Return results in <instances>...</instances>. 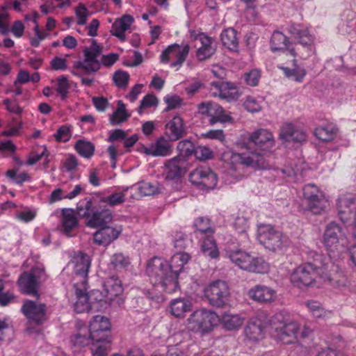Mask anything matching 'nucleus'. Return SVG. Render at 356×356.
I'll return each mask as SVG.
<instances>
[{
	"mask_svg": "<svg viewBox=\"0 0 356 356\" xmlns=\"http://www.w3.org/2000/svg\"><path fill=\"white\" fill-rule=\"evenodd\" d=\"M237 145L248 150V152L236 153L227 152L224 155L228 160L230 168L236 170L237 165H243L254 169L262 170L268 168L269 164L263 154L252 151L254 148L266 151L275 145L273 134L268 129H260L251 134H246L241 136L237 141Z\"/></svg>",
	"mask_w": 356,
	"mask_h": 356,
	"instance_id": "obj_1",
	"label": "nucleus"
},
{
	"mask_svg": "<svg viewBox=\"0 0 356 356\" xmlns=\"http://www.w3.org/2000/svg\"><path fill=\"white\" fill-rule=\"evenodd\" d=\"M190 259L188 253L179 252L172 257L170 264L160 257L150 259L147 264L146 273L154 286V289L152 292L148 291L147 297L150 299L158 298L161 293L159 288L168 293L177 291L179 287V273Z\"/></svg>",
	"mask_w": 356,
	"mask_h": 356,
	"instance_id": "obj_2",
	"label": "nucleus"
},
{
	"mask_svg": "<svg viewBox=\"0 0 356 356\" xmlns=\"http://www.w3.org/2000/svg\"><path fill=\"white\" fill-rule=\"evenodd\" d=\"M76 300L74 304V310L77 313L90 311L98 312L104 309V296L99 290H92L87 292L88 282L74 283Z\"/></svg>",
	"mask_w": 356,
	"mask_h": 356,
	"instance_id": "obj_3",
	"label": "nucleus"
},
{
	"mask_svg": "<svg viewBox=\"0 0 356 356\" xmlns=\"http://www.w3.org/2000/svg\"><path fill=\"white\" fill-rule=\"evenodd\" d=\"M97 202H79L76 213L79 218H86V225L91 228L101 227L112 221L110 210L97 205Z\"/></svg>",
	"mask_w": 356,
	"mask_h": 356,
	"instance_id": "obj_4",
	"label": "nucleus"
},
{
	"mask_svg": "<svg viewBox=\"0 0 356 356\" xmlns=\"http://www.w3.org/2000/svg\"><path fill=\"white\" fill-rule=\"evenodd\" d=\"M163 191L164 188L158 183L142 181L130 187L118 189L107 200H138L145 196L156 197L158 194L163 193Z\"/></svg>",
	"mask_w": 356,
	"mask_h": 356,
	"instance_id": "obj_5",
	"label": "nucleus"
},
{
	"mask_svg": "<svg viewBox=\"0 0 356 356\" xmlns=\"http://www.w3.org/2000/svg\"><path fill=\"white\" fill-rule=\"evenodd\" d=\"M219 323V316L211 309H199L190 314L186 319L187 328L194 332L204 335L211 332Z\"/></svg>",
	"mask_w": 356,
	"mask_h": 356,
	"instance_id": "obj_6",
	"label": "nucleus"
},
{
	"mask_svg": "<svg viewBox=\"0 0 356 356\" xmlns=\"http://www.w3.org/2000/svg\"><path fill=\"white\" fill-rule=\"evenodd\" d=\"M102 47L92 40L89 47L83 49V61L74 63L72 72L74 75L81 76L83 74H90L100 69V61L98 59L102 54Z\"/></svg>",
	"mask_w": 356,
	"mask_h": 356,
	"instance_id": "obj_7",
	"label": "nucleus"
},
{
	"mask_svg": "<svg viewBox=\"0 0 356 356\" xmlns=\"http://www.w3.org/2000/svg\"><path fill=\"white\" fill-rule=\"evenodd\" d=\"M257 238L266 249L272 251L282 250L289 244L287 236L270 224H258Z\"/></svg>",
	"mask_w": 356,
	"mask_h": 356,
	"instance_id": "obj_8",
	"label": "nucleus"
},
{
	"mask_svg": "<svg viewBox=\"0 0 356 356\" xmlns=\"http://www.w3.org/2000/svg\"><path fill=\"white\" fill-rule=\"evenodd\" d=\"M229 257L232 262L240 268L256 273H266L270 269V266L263 258L254 257L248 252L237 250L230 251Z\"/></svg>",
	"mask_w": 356,
	"mask_h": 356,
	"instance_id": "obj_9",
	"label": "nucleus"
},
{
	"mask_svg": "<svg viewBox=\"0 0 356 356\" xmlns=\"http://www.w3.org/2000/svg\"><path fill=\"white\" fill-rule=\"evenodd\" d=\"M330 267L334 268V266L331 264H326L321 267H314L310 263L304 264L298 266L291 274L290 280L292 284L298 288L309 286L312 285L320 272L324 273Z\"/></svg>",
	"mask_w": 356,
	"mask_h": 356,
	"instance_id": "obj_10",
	"label": "nucleus"
},
{
	"mask_svg": "<svg viewBox=\"0 0 356 356\" xmlns=\"http://www.w3.org/2000/svg\"><path fill=\"white\" fill-rule=\"evenodd\" d=\"M204 294L210 305L221 307L228 303L230 293L227 283L218 280L206 286Z\"/></svg>",
	"mask_w": 356,
	"mask_h": 356,
	"instance_id": "obj_11",
	"label": "nucleus"
},
{
	"mask_svg": "<svg viewBox=\"0 0 356 356\" xmlns=\"http://www.w3.org/2000/svg\"><path fill=\"white\" fill-rule=\"evenodd\" d=\"M189 180L200 190L213 189L218 182L216 174L209 167L204 165L194 169L189 175Z\"/></svg>",
	"mask_w": 356,
	"mask_h": 356,
	"instance_id": "obj_12",
	"label": "nucleus"
},
{
	"mask_svg": "<svg viewBox=\"0 0 356 356\" xmlns=\"http://www.w3.org/2000/svg\"><path fill=\"white\" fill-rule=\"evenodd\" d=\"M267 327V314L259 312L248 321L244 330L245 335L250 341H259L265 337Z\"/></svg>",
	"mask_w": 356,
	"mask_h": 356,
	"instance_id": "obj_13",
	"label": "nucleus"
},
{
	"mask_svg": "<svg viewBox=\"0 0 356 356\" xmlns=\"http://www.w3.org/2000/svg\"><path fill=\"white\" fill-rule=\"evenodd\" d=\"M190 47L188 44L181 47L178 44H173L168 47L161 54L160 59L163 63H170L172 67L179 69L186 60Z\"/></svg>",
	"mask_w": 356,
	"mask_h": 356,
	"instance_id": "obj_14",
	"label": "nucleus"
},
{
	"mask_svg": "<svg viewBox=\"0 0 356 356\" xmlns=\"http://www.w3.org/2000/svg\"><path fill=\"white\" fill-rule=\"evenodd\" d=\"M44 277V268L40 266L33 268L30 273H24L18 280L20 291L25 294L37 295L38 282Z\"/></svg>",
	"mask_w": 356,
	"mask_h": 356,
	"instance_id": "obj_15",
	"label": "nucleus"
},
{
	"mask_svg": "<svg viewBox=\"0 0 356 356\" xmlns=\"http://www.w3.org/2000/svg\"><path fill=\"white\" fill-rule=\"evenodd\" d=\"M300 330L299 324L290 318L284 325L280 329L276 334H273L277 340L282 342L284 344H290L294 342L296 339L299 337L305 338L310 333V330L307 327H304L300 334L298 333Z\"/></svg>",
	"mask_w": 356,
	"mask_h": 356,
	"instance_id": "obj_16",
	"label": "nucleus"
},
{
	"mask_svg": "<svg viewBox=\"0 0 356 356\" xmlns=\"http://www.w3.org/2000/svg\"><path fill=\"white\" fill-rule=\"evenodd\" d=\"M198 113L210 117L209 124L213 125L218 122H228L232 120L222 106L213 102H204L197 106Z\"/></svg>",
	"mask_w": 356,
	"mask_h": 356,
	"instance_id": "obj_17",
	"label": "nucleus"
},
{
	"mask_svg": "<svg viewBox=\"0 0 356 356\" xmlns=\"http://www.w3.org/2000/svg\"><path fill=\"white\" fill-rule=\"evenodd\" d=\"M111 323L108 318L102 316H95L89 324V333L95 341H103L111 339Z\"/></svg>",
	"mask_w": 356,
	"mask_h": 356,
	"instance_id": "obj_18",
	"label": "nucleus"
},
{
	"mask_svg": "<svg viewBox=\"0 0 356 356\" xmlns=\"http://www.w3.org/2000/svg\"><path fill=\"white\" fill-rule=\"evenodd\" d=\"M323 242L326 248L331 252L346 245V241L339 225L333 222L327 225L323 234Z\"/></svg>",
	"mask_w": 356,
	"mask_h": 356,
	"instance_id": "obj_19",
	"label": "nucleus"
},
{
	"mask_svg": "<svg viewBox=\"0 0 356 356\" xmlns=\"http://www.w3.org/2000/svg\"><path fill=\"white\" fill-rule=\"evenodd\" d=\"M99 228L93 234L94 242L104 247H107L116 240L123 230L120 225H106Z\"/></svg>",
	"mask_w": 356,
	"mask_h": 356,
	"instance_id": "obj_20",
	"label": "nucleus"
},
{
	"mask_svg": "<svg viewBox=\"0 0 356 356\" xmlns=\"http://www.w3.org/2000/svg\"><path fill=\"white\" fill-rule=\"evenodd\" d=\"M247 294L249 298L259 303H272L277 298V291L265 284H257L251 287Z\"/></svg>",
	"mask_w": 356,
	"mask_h": 356,
	"instance_id": "obj_21",
	"label": "nucleus"
},
{
	"mask_svg": "<svg viewBox=\"0 0 356 356\" xmlns=\"http://www.w3.org/2000/svg\"><path fill=\"white\" fill-rule=\"evenodd\" d=\"M22 309L31 323L41 324L46 321V307L44 304L32 300H26Z\"/></svg>",
	"mask_w": 356,
	"mask_h": 356,
	"instance_id": "obj_22",
	"label": "nucleus"
},
{
	"mask_svg": "<svg viewBox=\"0 0 356 356\" xmlns=\"http://www.w3.org/2000/svg\"><path fill=\"white\" fill-rule=\"evenodd\" d=\"M72 264L74 265L75 276L74 282L87 283L88 270L90 266V259L88 255L82 252L74 254Z\"/></svg>",
	"mask_w": 356,
	"mask_h": 356,
	"instance_id": "obj_23",
	"label": "nucleus"
},
{
	"mask_svg": "<svg viewBox=\"0 0 356 356\" xmlns=\"http://www.w3.org/2000/svg\"><path fill=\"white\" fill-rule=\"evenodd\" d=\"M103 289L104 292V294H103L104 308L108 303H111L122 295L124 291L121 280L115 276H111L106 279L103 284Z\"/></svg>",
	"mask_w": 356,
	"mask_h": 356,
	"instance_id": "obj_24",
	"label": "nucleus"
},
{
	"mask_svg": "<svg viewBox=\"0 0 356 356\" xmlns=\"http://www.w3.org/2000/svg\"><path fill=\"white\" fill-rule=\"evenodd\" d=\"M287 31L296 41V44H309L315 41V36L310 33L309 28L301 24L290 23Z\"/></svg>",
	"mask_w": 356,
	"mask_h": 356,
	"instance_id": "obj_25",
	"label": "nucleus"
},
{
	"mask_svg": "<svg viewBox=\"0 0 356 356\" xmlns=\"http://www.w3.org/2000/svg\"><path fill=\"white\" fill-rule=\"evenodd\" d=\"M143 152L147 155L156 157H165L172 154V147L168 140L164 137H160L148 147H144Z\"/></svg>",
	"mask_w": 356,
	"mask_h": 356,
	"instance_id": "obj_26",
	"label": "nucleus"
},
{
	"mask_svg": "<svg viewBox=\"0 0 356 356\" xmlns=\"http://www.w3.org/2000/svg\"><path fill=\"white\" fill-rule=\"evenodd\" d=\"M193 308L192 302L185 298H177L171 300L168 305V312L176 318H185L187 313Z\"/></svg>",
	"mask_w": 356,
	"mask_h": 356,
	"instance_id": "obj_27",
	"label": "nucleus"
},
{
	"mask_svg": "<svg viewBox=\"0 0 356 356\" xmlns=\"http://www.w3.org/2000/svg\"><path fill=\"white\" fill-rule=\"evenodd\" d=\"M186 161L182 156H175L165 162L166 179H176L177 182L179 178L185 172Z\"/></svg>",
	"mask_w": 356,
	"mask_h": 356,
	"instance_id": "obj_28",
	"label": "nucleus"
},
{
	"mask_svg": "<svg viewBox=\"0 0 356 356\" xmlns=\"http://www.w3.org/2000/svg\"><path fill=\"white\" fill-rule=\"evenodd\" d=\"M199 41L201 46L196 51L197 60L203 61L210 58L216 51L214 39L205 33H202L199 36Z\"/></svg>",
	"mask_w": 356,
	"mask_h": 356,
	"instance_id": "obj_29",
	"label": "nucleus"
},
{
	"mask_svg": "<svg viewBox=\"0 0 356 356\" xmlns=\"http://www.w3.org/2000/svg\"><path fill=\"white\" fill-rule=\"evenodd\" d=\"M62 218L60 219V230L67 236H72V232L78 226V218L79 217L76 211L72 209H63Z\"/></svg>",
	"mask_w": 356,
	"mask_h": 356,
	"instance_id": "obj_30",
	"label": "nucleus"
},
{
	"mask_svg": "<svg viewBox=\"0 0 356 356\" xmlns=\"http://www.w3.org/2000/svg\"><path fill=\"white\" fill-rule=\"evenodd\" d=\"M186 134L184 122L179 115L174 116L165 124V134L169 139L176 141L182 138Z\"/></svg>",
	"mask_w": 356,
	"mask_h": 356,
	"instance_id": "obj_31",
	"label": "nucleus"
},
{
	"mask_svg": "<svg viewBox=\"0 0 356 356\" xmlns=\"http://www.w3.org/2000/svg\"><path fill=\"white\" fill-rule=\"evenodd\" d=\"M245 318L239 314L225 312L219 318L222 327L227 331H237L244 324Z\"/></svg>",
	"mask_w": 356,
	"mask_h": 356,
	"instance_id": "obj_32",
	"label": "nucleus"
},
{
	"mask_svg": "<svg viewBox=\"0 0 356 356\" xmlns=\"http://www.w3.org/2000/svg\"><path fill=\"white\" fill-rule=\"evenodd\" d=\"M280 138L285 141L301 143L306 140L307 136L302 129L296 128L291 123H286L280 129Z\"/></svg>",
	"mask_w": 356,
	"mask_h": 356,
	"instance_id": "obj_33",
	"label": "nucleus"
},
{
	"mask_svg": "<svg viewBox=\"0 0 356 356\" xmlns=\"http://www.w3.org/2000/svg\"><path fill=\"white\" fill-rule=\"evenodd\" d=\"M218 90L217 92H213V96L218 95L221 99H226L227 102L236 101L240 97V93L236 87L229 83L213 82L211 83Z\"/></svg>",
	"mask_w": 356,
	"mask_h": 356,
	"instance_id": "obj_34",
	"label": "nucleus"
},
{
	"mask_svg": "<svg viewBox=\"0 0 356 356\" xmlns=\"http://www.w3.org/2000/svg\"><path fill=\"white\" fill-rule=\"evenodd\" d=\"M293 44L289 40V38L281 31H275L270 40V50L273 52L287 51L289 47H292Z\"/></svg>",
	"mask_w": 356,
	"mask_h": 356,
	"instance_id": "obj_35",
	"label": "nucleus"
},
{
	"mask_svg": "<svg viewBox=\"0 0 356 356\" xmlns=\"http://www.w3.org/2000/svg\"><path fill=\"white\" fill-rule=\"evenodd\" d=\"M133 22L134 18L128 15L117 19L112 25L111 34L118 38L121 41H124L126 40L124 32L130 28Z\"/></svg>",
	"mask_w": 356,
	"mask_h": 356,
	"instance_id": "obj_36",
	"label": "nucleus"
},
{
	"mask_svg": "<svg viewBox=\"0 0 356 356\" xmlns=\"http://www.w3.org/2000/svg\"><path fill=\"white\" fill-rule=\"evenodd\" d=\"M183 335L187 337L186 341H180L179 343L176 344V347L169 350V356H187L188 349L195 347L194 342L190 339L188 333H179L177 334L175 337L177 340L181 339Z\"/></svg>",
	"mask_w": 356,
	"mask_h": 356,
	"instance_id": "obj_37",
	"label": "nucleus"
},
{
	"mask_svg": "<svg viewBox=\"0 0 356 356\" xmlns=\"http://www.w3.org/2000/svg\"><path fill=\"white\" fill-rule=\"evenodd\" d=\"M279 68L283 71L288 79L297 82H301L306 75V70L297 64L295 58L293 60L291 67L280 66Z\"/></svg>",
	"mask_w": 356,
	"mask_h": 356,
	"instance_id": "obj_38",
	"label": "nucleus"
},
{
	"mask_svg": "<svg viewBox=\"0 0 356 356\" xmlns=\"http://www.w3.org/2000/svg\"><path fill=\"white\" fill-rule=\"evenodd\" d=\"M202 241L201 243V250L206 255L211 259H216L219 256V250L216 243L213 238V234H208L200 237Z\"/></svg>",
	"mask_w": 356,
	"mask_h": 356,
	"instance_id": "obj_39",
	"label": "nucleus"
},
{
	"mask_svg": "<svg viewBox=\"0 0 356 356\" xmlns=\"http://www.w3.org/2000/svg\"><path fill=\"white\" fill-rule=\"evenodd\" d=\"M315 52L314 42L308 44H293L292 47H289V54L293 57H299L305 60L312 56Z\"/></svg>",
	"mask_w": 356,
	"mask_h": 356,
	"instance_id": "obj_40",
	"label": "nucleus"
},
{
	"mask_svg": "<svg viewBox=\"0 0 356 356\" xmlns=\"http://www.w3.org/2000/svg\"><path fill=\"white\" fill-rule=\"evenodd\" d=\"M222 44L231 51H236L238 46L237 32L233 28H228L222 31L220 34Z\"/></svg>",
	"mask_w": 356,
	"mask_h": 356,
	"instance_id": "obj_41",
	"label": "nucleus"
},
{
	"mask_svg": "<svg viewBox=\"0 0 356 356\" xmlns=\"http://www.w3.org/2000/svg\"><path fill=\"white\" fill-rule=\"evenodd\" d=\"M337 129L332 124L319 126L314 130L315 136L323 142L332 140L337 136Z\"/></svg>",
	"mask_w": 356,
	"mask_h": 356,
	"instance_id": "obj_42",
	"label": "nucleus"
},
{
	"mask_svg": "<svg viewBox=\"0 0 356 356\" xmlns=\"http://www.w3.org/2000/svg\"><path fill=\"white\" fill-rule=\"evenodd\" d=\"M289 320V315L284 311L275 313L270 318H268L267 316L268 326H270L273 330V334H276L277 332Z\"/></svg>",
	"mask_w": 356,
	"mask_h": 356,
	"instance_id": "obj_43",
	"label": "nucleus"
},
{
	"mask_svg": "<svg viewBox=\"0 0 356 356\" xmlns=\"http://www.w3.org/2000/svg\"><path fill=\"white\" fill-rule=\"evenodd\" d=\"M300 207L306 215H321L327 209L323 202H301Z\"/></svg>",
	"mask_w": 356,
	"mask_h": 356,
	"instance_id": "obj_44",
	"label": "nucleus"
},
{
	"mask_svg": "<svg viewBox=\"0 0 356 356\" xmlns=\"http://www.w3.org/2000/svg\"><path fill=\"white\" fill-rule=\"evenodd\" d=\"M194 227L198 237L213 234V229L210 226V220L207 218L200 217L195 220Z\"/></svg>",
	"mask_w": 356,
	"mask_h": 356,
	"instance_id": "obj_45",
	"label": "nucleus"
},
{
	"mask_svg": "<svg viewBox=\"0 0 356 356\" xmlns=\"http://www.w3.org/2000/svg\"><path fill=\"white\" fill-rule=\"evenodd\" d=\"M305 305L311 314L316 318H324L331 316V312L325 310L317 301L309 300Z\"/></svg>",
	"mask_w": 356,
	"mask_h": 356,
	"instance_id": "obj_46",
	"label": "nucleus"
},
{
	"mask_svg": "<svg viewBox=\"0 0 356 356\" xmlns=\"http://www.w3.org/2000/svg\"><path fill=\"white\" fill-rule=\"evenodd\" d=\"M130 115L126 110L124 104L122 101H118V108L111 116L110 122L113 125H118L127 120Z\"/></svg>",
	"mask_w": 356,
	"mask_h": 356,
	"instance_id": "obj_47",
	"label": "nucleus"
},
{
	"mask_svg": "<svg viewBox=\"0 0 356 356\" xmlns=\"http://www.w3.org/2000/svg\"><path fill=\"white\" fill-rule=\"evenodd\" d=\"M74 147L76 152L84 158L89 159L94 154L95 146L90 141L79 140Z\"/></svg>",
	"mask_w": 356,
	"mask_h": 356,
	"instance_id": "obj_48",
	"label": "nucleus"
},
{
	"mask_svg": "<svg viewBox=\"0 0 356 356\" xmlns=\"http://www.w3.org/2000/svg\"><path fill=\"white\" fill-rule=\"evenodd\" d=\"M38 214V209L33 207H26L18 211L16 214V218L23 222H29L33 221Z\"/></svg>",
	"mask_w": 356,
	"mask_h": 356,
	"instance_id": "obj_49",
	"label": "nucleus"
},
{
	"mask_svg": "<svg viewBox=\"0 0 356 356\" xmlns=\"http://www.w3.org/2000/svg\"><path fill=\"white\" fill-rule=\"evenodd\" d=\"M303 197L306 200H321L324 195L314 184H307L303 188Z\"/></svg>",
	"mask_w": 356,
	"mask_h": 356,
	"instance_id": "obj_50",
	"label": "nucleus"
},
{
	"mask_svg": "<svg viewBox=\"0 0 356 356\" xmlns=\"http://www.w3.org/2000/svg\"><path fill=\"white\" fill-rule=\"evenodd\" d=\"M234 229L241 235L243 242L248 240V236L246 233L247 229L249 227L248 219L243 216L237 217L233 224Z\"/></svg>",
	"mask_w": 356,
	"mask_h": 356,
	"instance_id": "obj_51",
	"label": "nucleus"
},
{
	"mask_svg": "<svg viewBox=\"0 0 356 356\" xmlns=\"http://www.w3.org/2000/svg\"><path fill=\"white\" fill-rule=\"evenodd\" d=\"M70 341L74 346H77L84 347L88 346L91 342H95V340L92 339L90 334L86 335L81 331L80 332L73 335L71 337Z\"/></svg>",
	"mask_w": 356,
	"mask_h": 356,
	"instance_id": "obj_52",
	"label": "nucleus"
},
{
	"mask_svg": "<svg viewBox=\"0 0 356 356\" xmlns=\"http://www.w3.org/2000/svg\"><path fill=\"white\" fill-rule=\"evenodd\" d=\"M99 343L97 347L92 348V356H107L108 353L111 350V340L106 339L103 341H96Z\"/></svg>",
	"mask_w": 356,
	"mask_h": 356,
	"instance_id": "obj_53",
	"label": "nucleus"
},
{
	"mask_svg": "<svg viewBox=\"0 0 356 356\" xmlns=\"http://www.w3.org/2000/svg\"><path fill=\"white\" fill-rule=\"evenodd\" d=\"M72 126L62 125L58 128L57 131L54 134V137L58 142H67L72 137L71 131Z\"/></svg>",
	"mask_w": 356,
	"mask_h": 356,
	"instance_id": "obj_54",
	"label": "nucleus"
},
{
	"mask_svg": "<svg viewBox=\"0 0 356 356\" xmlns=\"http://www.w3.org/2000/svg\"><path fill=\"white\" fill-rule=\"evenodd\" d=\"M111 264L115 269H122L127 268L130 264L129 257H125L122 253H117L112 256Z\"/></svg>",
	"mask_w": 356,
	"mask_h": 356,
	"instance_id": "obj_55",
	"label": "nucleus"
},
{
	"mask_svg": "<svg viewBox=\"0 0 356 356\" xmlns=\"http://www.w3.org/2000/svg\"><path fill=\"white\" fill-rule=\"evenodd\" d=\"M262 103V100L250 96L246 98L245 101L244 102L243 106L248 112L257 113L261 110Z\"/></svg>",
	"mask_w": 356,
	"mask_h": 356,
	"instance_id": "obj_56",
	"label": "nucleus"
},
{
	"mask_svg": "<svg viewBox=\"0 0 356 356\" xmlns=\"http://www.w3.org/2000/svg\"><path fill=\"white\" fill-rule=\"evenodd\" d=\"M113 79L118 88H125L128 85L129 74L127 72L119 70L115 72Z\"/></svg>",
	"mask_w": 356,
	"mask_h": 356,
	"instance_id": "obj_57",
	"label": "nucleus"
},
{
	"mask_svg": "<svg viewBox=\"0 0 356 356\" xmlns=\"http://www.w3.org/2000/svg\"><path fill=\"white\" fill-rule=\"evenodd\" d=\"M75 15L78 19L77 24L84 25L87 22L90 13L88 8L82 3H80L74 10Z\"/></svg>",
	"mask_w": 356,
	"mask_h": 356,
	"instance_id": "obj_58",
	"label": "nucleus"
},
{
	"mask_svg": "<svg viewBox=\"0 0 356 356\" xmlns=\"http://www.w3.org/2000/svg\"><path fill=\"white\" fill-rule=\"evenodd\" d=\"M70 86L66 76H60L57 79L56 91L60 95L62 99H65L68 93Z\"/></svg>",
	"mask_w": 356,
	"mask_h": 356,
	"instance_id": "obj_59",
	"label": "nucleus"
},
{
	"mask_svg": "<svg viewBox=\"0 0 356 356\" xmlns=\"http://www.w3.org/2000/svg\"><path fill=\"white\" fill-rule=\"evenodd\" d=\"M340 207H346L348 210H341L339 211V214L341 220L346 222L348 219L351 218L352 213L350 211V209L356 207V202H339Z\"/></svg>",
	"mask_w": 356,
	"mask_h": 356,
	"instance_id": "obj_60",
	"label": "nucleus"
},
{
	"mask_svg": "<svg viewBox=\"0 0 356 356\" xmlns=\"http://www.w3.org/2000/svg\"><path fill=\"white\" fill-rule=\"evenodd\" d=\"M157 104L158 99L154 95H147L141 100L138 112L139 114H142L144 109L156 106Z\"/></svg>",
	"mask_w": 356,
	"mask_h": 356,
	"instance_id": "obj_61",
	"label": "nucleus"
},
{
	"mask_svg": "<svg viewBox=\"0 0 356 356\" xmlns=\"http://www.w3.org/2000/svg\"><path fill=\"white\" fill-rule=\"evenodd\" d=\"M6 175L17 184H22L24 181H29L30 179V176L26 172L17 174V172L15 170H8Z\"/></svg>",
	"mask_w": 356,
	"mask_h": 356,
	"instance_id": "obj_62",
	"label": "nucleus"
},
{
	"mask_svg": "<svg viewBox=\"0 0 356 356\" xmlns=\"http://www.w3.org/2000/svg\"><path fill=\"white\" fill-rule=\"evenodd\" d=\"M177 149L182 155L189 156L193 153L194 146L191 140H184L177 144Z\"/></svg>",
	"mask_w": 356,
	"mask_h": 356,
	"instance_id": "obj_63",
	"label": "nucleus"
},
{
	"mask_svg": "<svg viewBox=\"0 0 356 356\" xmlns=\"http://www.w3.org/2000/svg\"><path fill=\"white\" fill-rule=\"evenodd\" d=\"M260 77V72L258 70H252L245 74V82L250 86H256L259 81Z\"/></svg>",
	"mask_w": 356,
	"mask_h": 356,
	"instance_id": "obj_64",
	"label": "nucleus"
}]
</instances>
